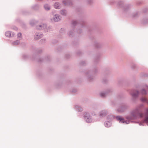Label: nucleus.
Segmentation results:
<instances>
[{
	"mask_svg": "<svg viewBox=\"0 0 148 148\" xmlns=\"http://www.w3.org/2000/svg\"><path fill=\"white\" fill-rule=\"evenodd\" d=\"M5 35L7 37H12L14 36V34L12 32H10L8 31L5 33Z\"/></svg>",
	"mask_w": 148,
	"mask_h": 148,
	"instance_id": "nucleus-1",
	"label": "nucleus"
},
{
	"mask_svg": "<svg viewBox=\"0 0 148 148\" xmlns=\"http://www.w3.org/2000/svg\"><path fill=\"white\" fill-rule=\"evenodd\" d=\"M61 18V17L58 15H55L54 16L53 20L54 21H58Z\"/></svg>",
	"mask_w": 148,
	"mask_h": 148,
	"instance_id": "nucleus-2",
	"label": "nucleus"
},
{
	"mask_svg": "<svg viewBox=\"0 0 148 148\" xmlns=\"http://www.w3.org/2000/svg\"><path fill=\"white\" fill-rule=\"evenodd\" d=\"M119 119L120 120V122L121 123H125L126 124H127L129 123V121H126L125 120L119 117Z\"/></svg>",
	"mask_w": 148,
	"mask_h": 148,
	"instance_id": "nucleus-3",
	"label": "nucleus"
},
{
	"mask_svg": "<svg viewBox=\"0 0 148 148\" xmlns=\"http://www.w3.org/2000/svg\"><path fill=\"white\" fill-rule=\"evenodd\" d=\"M85 120L88 123L92 121V119L90 117H88L87 118H86Z\"/></svg>",
	"mask_w": 148,
	"mask_h": 148,
	"instance_id": "nucleus-4",
	"label": "nucleus"
},
{
	"mask_svg": "<svg viewBox=\"0 0 148 148\" xmlns=\"http://www.w3.org/2000/svg\"><path fill=\"white\" fill-rule=\"evenodd\" d=\"M54 7L57 9L59 8V5L58 3H56L54 5Z\"/></svg>",
	"mask_w": 148,
	"mask_h": 148,
	"instance_id": "nucleus-5",
	"label": "nucleus"
},
{
	"mask_svg": "<svg viewBox=\"0 0 148 148\" xmlns=\"http://www.w3.org/2000/svg\"><path fill=\"white\" fill-rule=\"evenodd\" d=\"M45 9L47 10H49L50 9L49 7L47 5H45Z\"/></svg>",
	"mask_w": 148,
	"mask_h": 148,
	"instance_id": "nucleus-6",
	"label": "nucleus"
},
{
	"mask_svg": "<svg viewBox=\"0 0 148 148\" xmlns=\"http://www.w3.org/2000/svg\"><path fill=\"white\" fill-rule=\"evenodd\" d=\"M19 43V41L18 40H16L15 41H14L13 42V44L14 45H18Z\"/></svg>",
	"mask_w": 148,
	"mask_h": 148,
	"instance_id": "nucleus-7",
	"label": "nucleus"
},
{
	"mask_svg": "<svg viewBox=\"0 0 148 148\" xmlns=\"http://www.w3.org/2000/svg\"><path fill=\"white\" fill-rule=\"evenodd\" d=\"M144 122L145 123L148 122V117H147L145 118L144 120Z\"/></svg>",
	"mask_w": 148,
	"mask_h": 148,
	"instance_id": "nucleus-8",
	"label": "nucleus"
},
{
	"mask_svg": "<svg viewBox=\"0 0 148 148\" xmlns=\"http://www.w3.org/2000/svg\"><path fill=\"white\" fill-rule=\"evenodd\" d=\"M66 13V12L64 10L62 11L61 12V13L63 15L65 14Z\"/></svg>",
	"mask_w": 148,
	"mask_h": 148,
	"instance_id": "nucleus-9",
	"label": "nucleus"
},
{
	"mask_svg": "<svg viewBox=\"0 0 148 148\" xmlns=\"http://www.w3.org/2000/svg\"><path fill=\"white\" fill-rule=\"evenodd\" d=\"M37 28L38 29H42V26H40L39 27H37Z\"/></svg>",
	"mask_w": 148,
	"mask_h": 148,
	"instance_id": "nucleus-10",
	"label": "nucleus"
},
{
	"mask_svg": "<svg viewBox=\"0 0 148 148\" xmlns=\"http://www.w3.org/2000/svg\"><path fill=\"white\" fill-rule=\"evenodd\" d=\"M21 36V33H18V37H20Z\"/></svg>",
	"mask_w": 148,
	"mask_h": 148,
	"instance_id": "nucleus-11",
	"label": "nucleus"
},
{
	"mask_svg": "<svg viewBox=\"0 0 148 148\" xmlns=\"http://www.w3.org/2000/svg\"><path fill=\"white\" fill-rule=\"evenodd\" d=\"M142 93L143 94H146V91L144 90H143L142 91Z\"/></svg>",
	"mask_w": 148,
	"mask_h": 148,
	"instance_id": "nucleus-12",
	"label": "nucleus"
},
{
	"mask_svg": "<svg viewBox=\"0 0 148 148\" xmlns=\"http://www.w3.org/2000/svg\"><path fill=\"white\" fill-rule=\"evenodd\" d=\"M142 100L143 101H145L146 100V99L145 98H144L143 99H142Z\"/></svg>",
	"mask_w": 148,
	"mask_h": 148,
	"instance_id": "nucleus-13",
	"label": "nucleus"
},
{
	"mask_svg": "<svg viewBox=\"0 0 148 148\" xmlns=\"http://www.w3.org/2000/svg\"><path fill=\"white\" fill-rule=\"evenodd\" d=\"M36 36L37 37H35V39L37 40L38 39H39V37H38V35H37Z\"/></svg>",
	"mask_w": 148,
	"mask_h": 148,
	"instance_id": "nucleus-14",
	"label": "nucleus"
},
{
	"mask_svg": "<svg viewBox=\"0 0 148 148\" xmlns=\"http://www.w3.org/2000/svg\"><path fill=\"white\" fill-rule=\"evenodd\" d=\"M104 94L103 93H101V94L100 95L101 96H103Z\"/></svg>",
	"mask_w": 148,
	"mask_h": 148,
	"instance_id": "nucleus-15",
	"label": "nucleus"
},
{
	"mask_svg": "<svg viewBox=\"0 0 148 148\" xmlns=\"http://www.w3.org/2000/svg\"><path fill=\"white\" fill-rule=\"evenodd\" d=\"M108 124V123H106L105 124V126L107 127H108V125H107V124Z\"/></svg>",
	"mask_w": 148,
	"mask_h": 148,
	"instance_id": "nucleus-16",
	"label": "nucleus"
},
{
	"mask_svg": "<svg viewBox=\"0 0 148 148\" xmlns=\"http://www.w3.org/2000/svg\"><path fill=\"white\" fill-rule=\"evenodd\" d=\"M132 95H133V96H136V95H135V94H133Z\"/></svg>",
	"mask_w": 148,
	"mask_h": 148,
	"instance_id": "nucleus-17",
	"label": "nucleus"
},
{
	"mask_svg": "<svg viewBox=\"0 0 148 148\" xmlns=\"http://www.w3.org/2000/svg\"><path fill=\"white\" fill-rule=\"evenodd\" d=\"M44 27H46V25H44V26H43V27L44 28Z\"/></svg>",
	"mask_w": 148,
	"mask_h": 148,
	"instance_id": "nucleus-18",
	"label": "nucleus"
},
{
	"mask_svg": "<svg viewBox=\"0 0 148 148\" xmlns=\"http://www.w3.org/2000/svg\"><path fill=\"white\" fill-rule=\"evenodd\" d=\"M147 114H148V109L147 110Z\"/></svg>",
	"mask_w": 148,
	"mask_h": 148,
	"instance_id": "nucleus-19",
	"label": "nucleus"
},
{
	"mask_svg": "<svg viewBox=\"0 0 148 148\" xmlns=\"http://www.w3.org/2000/svg\"><path fill=\"white\" fill-rule=\"evenodd\" d=\"M64 2H65L64 1L63 3H64V4H66V3H65Z\"/></svg>",
	"mask_w": 148,
	"mask_h": 148,
	"instance_id": "nucleus-20",
	"label": "nucleus"
},
{
	"mask_svg": "<svg viewBox=\"0 0 148 148\" xmlns=\"http://www.w3.org/2000/svg\"><path fill=\"white\" fill-rule=\"evenodd\" d=\"M108 123H109V124H110V123L109 122H108Z\"/></svg>",
	"mask_w": 148,
	"mask_h": 148,
	"instance_id": "nucleus-21",
	"label": "nucleus"
}]
</instances>
